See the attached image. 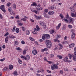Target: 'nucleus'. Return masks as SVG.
<instances>
[{"instance_id": "nucleus-49", "label": "nucleus", "mask_w": 76, "mask_h": 76, "mask_svg": "<svg viewBox=\"0 0 76 76\" xmlns=\"http://www.w3.org/2000/svg\"><path fill=\"white\" fill-rule=\"evenodd\" d=\"M15 28H16V26H14V28L12 29V31L13 32H14L15 30Z\"/></svg>"}, {"instance_id": "nucleus-28", "label": "nucleus", "mask_w": 76, "mask_h": 76, "mask_svg": "<svg viewBox=\"0 0 76 76\" xmlns=\"http://www.w3.org/2000/svg\"><path fill=\"white\" fill-rule=\"evenodd\" d=\"M10 5H11V3L10 2L8 3L7 4V6H8V7H10Z\"/></svg>"}, {"instance_id": "nucleus-39", "label": "nucleus", "mask_w": 76, "mask_h": 76, "mask_svg": "<svg viewBox=\"0 0 76 76\" xmlns=\"http://www.w3.org/2000/svg\"><path fill=\"white\" fill-rule=\"evenodd\" d=\"M26 57V58H27V60H29V58H30V57H29V56L27 55Z\"/></svg>"}, {"instance_id": "nucleus-52", "label": "nucleus", "mask_w": 76, "mask_h": 76, "mask_svg": "<svg viewBox=\"0 0 76 76\" xmlns=\"http://www.w3.org/2000/svg\"><path fill=\"white\" fill-rule=\"evenodd\" d=\"M22 30L23 31H24L25 30V28L24 27H22Z\"/></svg>"}, {"instance_id": "nucleus-58", "label": "nucleus", "mask_w": 76, "mask_h": 76, "mask_svg": "<svg viewBox=\"0 0 76 76\" xmlns=\"http://www.w3.org/2000/svg\"><path fill=\"white\" fill-rule=\"evenodd\" d=\"M62 30H65L66 29V28L64 26L62 28Z\"/></svg>"}, {"instance_id": "nucleus-32", "label": "nucleus", "mask_w": 76, "mask_h": 76, "mask_svg": "<svg viewBox=\"0 0 76 76\" xmlns=\"http://www.w3.org/2000/svg\"><path fill=\"white\" fill-rule=\"evenodd\" d=\"M13 9H16V4H14L13 5Z\"/></svg>"}, {"instance_id": "nucleus-62", "label": "nucleus", "mask_w": 76, "mask_h": 76, "mask_svg": "<svg viewBox=\"0 0 76 76\" xmlns=\"http://www.w3.org/2000/svg\"><path fill=\"white\" fill-rule=\"evenodd\" d=\"M47 62H48L49 64H51L52 63V62H51L50 61H47Z\"/></svg>"}, {"instance_id": "nucleus-38", "label": "nucleus", "mask_w": 76, "mask_h": 76, "mask_svg": "<svg viewBox=\"0 0 76 76\" xmlns=\"http://www.w3.org/2000/svg\"><path fill=\"white\" fill-rule=\"evenodd\" d=\"M40 72H41V73H43L44 72V70L43 69H41L40 70Z\"/></svg>"}, {"instance_id": "nucleus-21", "label": "nucleus", "mask_w": 76, "mask_h": 76, "mask_svg": "<svg viewBox=\"0 0 76 76\" xmlns=\"http://www.w3.org/2000/svg\"><path fill=\"white\" fill-rule=\"evenodd\" d=\"M54 41H55V42H60V40H58V39H54Z\"/></svg>"}, {"instance_id": "nucleus-2", "label": "nucleus", "mask_w": 76, "mask_h": 76, "mask_svg": "<svg viewBox=\"0 0 76 76\" xmlns=\"http://www.w3.org/2000/svg\"><path fill=\"white\" fill-rule=\"evenodd\" d=\"M46 44L47 45V47L48 48H51L52 46L51 42L49 40H47L46 41Z\"/></svg>"}, {"instance_id": "nucleus-56", "label": "nucleus", "mask_w": 76, "mask_h": 76, "mask_svg": "<svg viewBox=\"0 0 76 76\" xmlns=\"http://www.w3.org/2000/svg\"><path fill=\"white\" fill-rule=\"evenodd\" d=\"M36 75H37V76H42V75H41L40 74H39L38 73H37L36 74Z\"/></svg>"}, {"instance_id": "nucleus-4", "label": "nucleus", "mask_w": 76, "mask_h": 76, "mask_svg": "<svg viewBox=\"0 0 76 76\" xmlns=\"http://www.w3.org/2000/svg\"><path fill=\"white\" fill-rule=\"evenodd\" d=\"M51 69L52 70H54L55 69H58V67L56 64H54L53 65H51Z\"/></svg>"}, {"instance_id": "nucleus-5", "label": "nucleus", "mask_w": 76, "mask_h": 76, "mask_svg": "<svg viewBox=\"0 0 76 76\" xmlns=\"http://www.w3.org/2000/svg\"><path fill=\"white\" fill-rule=\"evenodd\" d=\"M0 9L4 12L5 13L6 12V10H5V9L4 8V5H2L0 7Z\"/></svg>"}, {"instance_id": "nucleus-46", "label": "nucleus", "mask_w": 76, "mask_h": 76, "mask_svg": "<svg viewBox=\"0 0 76 76\" xmlns=\"http://www.w3.org/2000/svg\"><path fill=\"white\" fill-rule=\"evenodd\" d=\"M8 10L9 12H10L12 10V7H10L8 8Z\"/></svg>"}, {"instance_id": "nucleus-24", "label": "nucleus", "mask_w": 76, "mask_h": 76, "mask_svg": "<svg viewBox=\"0 0 76 76\" xmlns=\"http://www.w3.org/2000/svg\"><path fill=\"white\" fill-rule=\"evenodd\" d=\"M36 9H37V11H39V10H42V8L40 7L39 8H36Z\"/></svg>"}, {"instance_id": "nucleus-34", "label": "nucleus", "mask_w": 76, "mask_h": 76, "mask_svg": "<svg viewBox=\"0 0 76 76\" xmlns=\"http://www.w3.org/2000/svg\"><path fill=\"white\" fill-rule=\"evenodd\" d=\"M72 54H70L69 55V59H71V58H72Z\"/></svg>"}, {"instance_id": "nucleus-13", "label": "nucleus", "mask_w": 76, "mask_h": 76, "mask_svg": "<svg viewBox=\"0 0 76 76\" xmlns=\"http://www.w3.org/2000/svg\"><path fill=\"white\" fill-rule=\"evenodd\" d=\"M31 6H35L37 7V4L35 2H34L33 4H31Z\"/></svg>"}, {"instance_id": "nucleus-1", "label": "nucleus", "mask_w": 76, "mask_h": 76, "mask_svg": "<svg viewBox=\"0 0 76 76\" xmlns=\"http://www.w3.org/2000/svg\"><path fill=\"white\" fill-rule=\"evenodd\" d=\"M66 18L64 19V20L66 22V23H72V19L70 17H69V15L67 14L66 16Z\"/></svg>"}, {"instance_id": "nucleus-14", "label": "nucleus", "mask_w": 76, "mask_h": 76, "mask_svg": "<svg viewBox=\"0 0 76 76\" xmlns=\"http://www.w3.org/2000/svg\"><path fill=\"white\" fill-rule=\"evenodd\" d=\"M58 45L60 46L59 50H61V49H62V48H63V45H61V44H59Z\"/></svg>"}, {"instance_id": "nucleus-43", "label": "nucleus", "mask_w": 76, "mask_h": 76, "mask_svg": "<svg viewBox=\"0 0 76 76\" xmlns=\"http://www.w3.org/2000/svg\"><path fill=\"white\" fill-rule=\"evenodd\" d=\"M7 70V68L5 67L4 68V69L3 70V71L4 72V71H6Z\"/></svg>"}, {"instance_id": "nucleus-59", "label": "nucleus", "mask_w": 76, "mask_h": 76, "mask_svg": "<svg viewBox=\"0 0 76 76\" xmlns=\"http://www.w3.org/2000/svg\"><path fill=\"white\" fill-rule=\"evenodd\" d=\"M69 28H72V26L71 25H69Z\"/></svg>"}, {"instance_id": "nucleus-11", "label": "nucleus", "mask_w": 76, "mask_h": 76, "mask_svg": "<svg viewBox=\"0 0 76 76\" xmlns=\"http://www.w3.org/2000/svg\"><path fill=\"white\" fill-rule=\"evenodd\" d=\"M48 13L49 15H53L54 14V12L53 11H49Z\"/></svg>"}, {"instance_id": "nucleus-17", "label": "nucleus", "mask_w": 76, "mask_h": 76, "mask_svg": "<svg viewBox=\"0 0 76 76\" xmlns=\"http://www.w3.org/2000/svg\"><path fill=\"white\" fill-rule=\"evenodd\" d=\"M61 23H60L56 27L57 29H58L60 28V26H61Z\"/></svg>"}, {"instance_id": "nucleus-16", "label": "nucleus", "mask_w": 76, "mask_h": 76, "mask_svg": "<svg viewBox=\"0 0 76 76\" xmlns=\"http://www.w3.org/2000/svg\"><path fill=\"white\" fill-rule=\"evenodd\" d=\"M13 66L12 65H10L9 66V69H10V70H12L13 69Z\"/></svg>"}, {"instance_id": "nucleus-40", "label": "nucleus", "mask_w": 76, "mask_h": 76, "mask_svg": "<svg viewBox=\"0 0 76 76\" xmlns=\"http://www.w3.org/2000/svg\"><path fill=\"white\" fill-rule=\"evenodd\" d=\"M61 36L60 35H57V37H56V39H58V38H60Z\"/></svg>"}, {"instance_id": "nucleus-30", "label": "nucleus", "mask_w": 76, "mask_h": 76, "mask_svg": "<svg viewBox=\"0 0 76 76\" xmlns=\"http://www.w3.org/2000/svg\"><path fill=\"white\" fill-rule=\"evenodd\" d=\"M10 13L11 15H15V12H14V11H13L10 12Z\"/></svg>"}, {"instance_id": "nucleus-3", "label": "nucleus", "mask_w": 76, "mask_h": 76, "mask_svg": "<svg viewBox=\"0 0 76 76\" xmlns=\"http://www.w3.org/2000/svg\"><path fill=\"white\" fill-rule=\"evenodd\" d=\"M39 29H40V28L38 26H36V27L35 28H34V31H32L33 34H37V31H39Z\"/></svg>"}, {"instance_id": "nucleus-53", "label": "nucleus", "mask_w": 76, "mask_h": 76, "mask_svg": "<svg viewBox=\"0 0 76 76\" xmlns=\"http://www.w3.org/2000/svg\"><path fill=\"white\" fill-rule=\"evenodd\" d=\"M9 34V32H7L4 35V36H5V37H6V36L7 35H8V34Z\"/></svg>"}, {"instance_id": "nucleus-61", "label": "nucleus", "mask_w": 76, "mask_h": 76, "mask_svg": "<svg viewBox=\"0 0 76 76\" xmlns=\"http://www.w3.org/2000/svg\"><path fill=\"white\" fill-rule=\"evenodd\" d=\"M44 61H47V58H46V57H44Z\"/></svg>"}, {"instance_id": "nucleus-6", "label": "nucleus", "mask_w": 76, "mask_h": 76, "mask_svg": "<svg viewBox=\"0 0 76 76\" xmlns=\"http://www.w3.org/2000/svg\"><path fill=\"white\" fill-rule=\"evenodd\" d=\"M74 31V30L72 29L71 31L72 32V39H75V33H73V31Z\"/></svg>"}, {"instance_id": "nucleus-41", "label": "nucleus", "mask_w": 76, "mask_h": 76, "mask_svg": "<svg viewBox=\"0 0 76 76\" xmlns=\"http://www.w3.org/2000/svg\"><path fill=\"white\" fill-rule=\"evenodd\" d=\"M16 38V37L13 36V35H11L10 36V38Z\"/></svg>"}, {"instance_id": "nucleus-63", "label": "nucleus", "mask_w": 76, "mask_h": 76, "mask_svg": "<svg viewBox=\"0 0 76 76\" xmlns=\"http://www.w3.org/2000/svg\"><path fill=\"white\" fill-rule=\"evenodd\" d=\"M47 14H46V13H45V12H44V17H45V16H46Z\"/></svg>"}, {"instance_id": "nucleus-8", "label": "nucleus", "mask_w": 76, "mask_h": 76, "mask_svg": "<svg viewBox=\"0 0 76 76\" xmlns=\"http://www.w3.org/2000/svg\"><path fill=\"white\" fill-rule=\"evenodd\" d=\"M32 53L34 55H36L37 54V51L35 50H34L32 51Z\"/></svg>"}, {"instance_id": "nucleus-35", "label": "nucleus", "mask_w": 76, "mask_h": 76, "mask_svg": "<svg viewBox=\"0 0 76 76\" xmlns=\"http://www.w3.org/2000/svg\"><path fill=\"white\" fill-rule=\"evenodd\" d=\"M29 34H30V32L29 31H26V34L27 35H29Z\"/></svg>"}, {"instance_id": "nucleus-20", "label": "nucleus", "mask_w": 76, "mask_h": 76, "mask_svg": "<svg viewBox=\"0 0 76 76\" xmlns=\"http://www.w3.org/2000/svg\"><path fill=\"white\" fill-rule=\"evenodd\" d=\"M57 56L59 59H62L63 58V56L61 55H57Z\"/></svg>"}, {"instance_id": "nucleus-45", "label": "nucleus", "mask_w": 76, "mask_h": 76, "mask_svg": "<svg viewBox=\"0 0 76 76\" xmlns=\"http://www.w3.org/2000/svg\"><path fill=\"white\" fill-rule=\"evenodd\" d=\"M46 18H47V19H49L50 18V16L48 15H46V16L45 17Z\"/></svg>"}, {"instance_id": "nucleus-33", "label": "nucleus", "mask_w": 76, "mask_h": 76, "mask_svg": "<svg viewBox=\"0 0 76 76\" xmlns=\"http://www.w3.org/2000/svg\"><path fill=\"white\" fill-rule=\"evenodd\" d=\"M13 74L14 75H16V76H17V75H18V72H17V71H15L14 72Z\"/></svg>"}, {"instance_id": "nucleus-19", "label": "nucleus", "mask_w": 76, "mask_h": 76, "mask_svg": "<svg viewBox=\"0 0 76 76\" xmlns=\"http://www.w3.org/2000/svg\"><path fill=\"white\" fill-rule=\"evenodd\" d=\"M18 61L19 64H22V60L19 59V58H18Z\"/></svg>"}, {"instance_id": "nucleus-54", "label": "nucleus", "mask_w": 76, "mask_h": 76, "mask_svg": "<svg viewBox=\"0 0 76 76\" xmlns=\"http://www.w3.org/2000/svg\"><path fill=\"white\" fill-rule=\"evenodd\" d=\"M16 49L17 50H21L20 48H16Z\"/></svg>"}, {"instance_id": "nucleus-25", "label": "nucleus", "mask_w": 76, "mask_h": 76, "mask_svg": "<svg viewBox=\"0 0 76 76\" xmlns=\"http://www.w3.org/2000/svg\"><path fill=\"white\" fill-rule=\"evenodd\" d=\"M15 31L17 33H19V28H16Z\"/></svg>"}, {"instance_id": "nucleus-36", "label": "nucleus", "mask_w": 76, "mask_h": 76, "mask_svg": "<svg viewBox=\"0 0 76 76\" xmlns=\"http://www.w3.org/2000/svg\"><path fill=\"white\" fill-rule=\"evenodd\" d=\"M51 9L52 10H54L56 9V7H51Z\"/></svg>"}, {"instance_id": "nucleus-42", "label": "nucleus", "mask_w": 76, "mask_h": 76, "mask_svg": "<svg viewBox=\"0 0 76 76\" xmlns=\"http://www.w3.org/2000/svg\"><path fill=\"white\" fill-rule=\"evenodd\" d=\"M35 17L37 19H40V18L39 17L35 15Z\"/></svg>"}, {"instance_id": "nucleus-37", "label": "nucleus", "mask_w": 76, "mask_h": 76, "mask_svg": "<svg viewBox=\"0 0 76 76\" xmlns=\"http://www.w3.org/2000/svg\"><path fill=\"white\" fill-rule=\"evenodd\" d=\"M15 45H18L19 44V42L18 41H15Z\"/></svg>"}, {"instance_id": "nucleus-64", "label": "nucleus", "mask_w": 76, "mask_h": 76, "mask_svg": "<svg viewBox=\"0 0 76 76\" xmlns=\"http://www.w3.org/2000/svg\"><path fill=\"white\" fill-rule=\"evenodd\" d=\"M16 19H19L20 18L18 16V15H17V16H16Z\"/></svg>"}, {"instance_id": "nucleus-31", "label": "nucleus", "mask_w": 76, "mask_h": 76, "mask_svg": "<svg viewBox=\"0 0 76 76\" xmlns=\"http://www.w3.org/2000/svg\"><path fill=\"white\" fill-rule=\"evenodd\" d=\"M50 33L52 34H53L54 32V31L53 30H50Z\"/></svg>"}, {"instance_id": "nucleus-51", "label": "nucleus", "mask_w": 76, "mask_h": 76, "mask_svg": "<svg viewBox=\"0 0 76 76\" xmlns=\"http://www.w3.org/2000/svg\"><path fill=\"white\" fill-rule=\"evenodd\" d=\"M29 39L31 41H34V39H33V38H32V37H29Z\"/></svg>"}, {"instance_id": "nucleus-23", "label": "nucleus", "mask_w": 76, "mask_h": 76, "mask_svg": "<svg viewBox=\"0 0 76 76\" xmlns=\"http://www.w3.org/2000/svg\"><path fill=\"white\" fill-rule=\"evenodd\" d=\"M48 50V49L47 48H45L43 49L42 50V52L43 53L45 51H47Z\"/></svg>"}, {"instance_id": "nucleus-27", "label": "nucleus", "mask_w": 76, "mask_h": 76, "mask_svg": "<svg viewBox=\"0 0 76 76\" xmlns=\"http://www.w3.org/2000/svg\"><path fill=\"white\" fill-rule=\"evenodd\" d=\"M71 11L72 13H74L75 12V10L73 8H70Z\"/></svg>"}, {"instance_id": "nucleus-9", "label": "nucleus", "mask_w": 76, "mask_h": 76, "mask_svg": "<svg viewBox=\"0 0 76 76\" xmlns=\"http://www.w3.org/2000/svg\"><path fill=\"white\" fill-rule=\"evenodd\" d=\"M45 36L46 38H47L48 39H49L50 38V36L49 34H45Z\"/></svg>"}, {"instance_id": "nucleus-18", "label": "nucleus", "mask_w": 76, "mask_h": 76, "mask_svg": "<svg viewBox=\"0 0 76 76\" xmlns=\"http://www.w3.org/2000/svg\"><path fill=\"white\" fill-rule=\"evenodd\" d=\"M71 16H72V17H76V13H75V14L73 13H72L71 14Z\"/></svg>"}, {"instance_id": "nucleus-26", "label": "nucleus", "mask_w": 76, "mask_h": 76, "mask_svg": "<svg viewBox=\"0 0 76 76\" xmlns=\"http://www.w3.org/2000/svg\"><path fill=\"white\" fill-rule=\"evenodd\" d=\"M45 38H46V37H45V34H43V36H42V39L43 40L45 39Z\"/></svg>"}, {"instance_id": "nucleus-10", "label": "nucleus", "mask_w": 76, "mask_h": 76, "mask_svg": "<svg viewBox=\"0 0 76 76\" xmlns=\"http://www.w3.org/2000/svg\"><path fill=\"white\" fill-rule=\"evenodd\" d=\"M74 46H75V44L72 43L69 45V47L70 48H73Z\"/></svg>"}, {"instance_id": "nucleus-29", "label": "nucleus", "mask_w": 76, "mask_h": 76, "mask_svg": "<svg viewBox=\"0 0 76 76\" xmlns=\"http://www.w3.org/2000/svg\"><path fill=\"white\" fill-rule=\"evenodd\" d=\"M33 12H34L35 13H36V14H37V15H38L39 12H37V11L35 10H34L33 11Z\"/></svg>"}, {"instance_id": "nucleus-15", "label": "nucleus", "mask_w": 76, "mask_h": 76, "mask_svg": "<svg viewBox=\"0 0 76 76\" xmlns=\"http://www.w3.org/2000/svg\"><path fill=\"white\" fill-rule=\"evenodd\" d=\"M64 61L65 62H67V61H69V60L68 59V58H67V57H65L64 59Z\"/></svg>"}, {"instance_id": "nucleus-12", "label": "nucleus", "mask_w": 76, "mask_h": 76, "mask_svg": "<svg viewBox=\"0 0 76 76\" xmlns=\"http://www.w3.org/2000/svg\"><path fill=\"white\" fill-rule=\"evenodd\" d=\"M39 23L42 25V26H46L45 23H44V22H42L41 23V22H40Z\"/></svg>"}, {"instance_id": "nucleus-7", "label": "nucleus", "mask_w": 76, "mask_h": 76, "mask_svg": "<svg viewBox=\"0 0 76 76\" xmlns=\"http://www.w3.org/2000/svg\"><path fill=\"white\" fill-rule=\"evenodd\" d=\"M74 56L72 55V57H73V60H76V52L75 51L74 53Z\"/></svg>"}, {"instance_id": "nucleus-44", "label": "nucleus", "mask_w": 76, "mask_h": 76, "mask_svg": "<svg viewBox=\"0 0 76 76\" xmlns=\"http://www.w3.org/2000/svg\"><path fill=\"white\" fill-rule=\"evenodd\" d=\"M59 16L60 18H61L62 19H63V18H64L63 15H62L61 14L59 15Z\"/></svg>"}, {"instance_id": "nucleus-22", "label": "nucleus", "mask_w": 76, "mask_h": 76, "mask_svg": "<svg viewBox=\"0 0 76 76\" xmlns=\"http://www.w3.org/2000/svg\"><path fill=\"white\" fill-rule=\"evenodd\" d=\"M27 50H28L27 49H25L23 51V54L24 55H25V54H26V51H27Z\"/></svg>"}, {"instance_id": "nucleus-50", "label": "nucleus", "mask_w": 76, "mask_h": 76, "mask_svg": "<svg viewBox=\"0 0 76 76\" xmlns=\"http://www.w3.org/2000/svg\"><path fill=\"white\" fill-rule=\"evenodd\" d=\"M21 44H25V42L24 41L22 40L21 41Z\"/></svg>"}, {"instance_id": "nucleus-48", "label": "nucleus", "mask_w": 76, "mask_h": 76, "mask_svg": "<svg viewBox=\"0 0 76 76\" xmlns=\"http://www.w3.org/2000/svg\"><path fill=\"white\" fill-rule=\"evenodd\" d=\"M18 23V25L20 26H22V25H23V24L22 23Z\"/></svg>"}, {"instance_id": "nucleus-55", "label": "nucleus", "mask_w": 76, "mask_h": 76, "mask_svg": "<svg viewBox=\"0 0 76 76\" xmlns=\"http://www.w3.org/2000/svg\"><path fill=\"white\" fill-rule=\"evenodd\" d=\"M5 41L6 42V43H7V41H8V39H7L5 38Z\"/></svg>"}, {"instance_id": "nucleus-60", "label": "nucleus", "mask_w": 76, "mask_h": 76, "mask_svg": "<svg viewBox=\"0 0 76 76\" xmlns=\"http://www.w3.org/2000/svg\"><path fill=\"white\" fill-rule=\"evenodd\" d=\"M0 19H3V16L1 14H0Z\"/></svg>"}, {"instance_id": "nucleus-47", "label": "nucleus", "mask_w": 76, "mask_h": 76, "mask_svg": "<svg viewBox=\"0 0 76 76\" xmlns=\"http://www.w3.org/2000/svg\"><path fill=\"white\" fill-rule=\"evenodd\" d=\"M44 11H45V13H47V12H48V10L47 9H46Z\"/></svg>"}, {"instance_id": "nucleus-57", "label": "nucleus", "mask_w": 76, "mask_h": 76, "mask_svg": "<svg viewBox=\"0 0 76 76\" xmlns=\"http://www.w3.org/2000/svg\"><path fill=\"white\" fill-rule=\"evenodd\" d=\"M21 20H22L23 21H26V19H25V18H21Z\"/></svg>"}]
</instances>
